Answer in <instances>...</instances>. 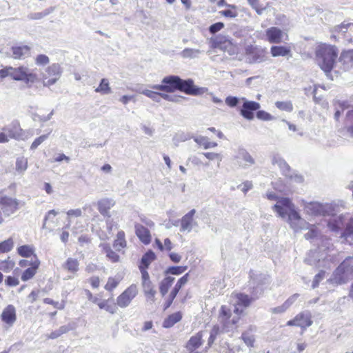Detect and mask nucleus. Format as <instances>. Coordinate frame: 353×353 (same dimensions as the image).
<instances>
[{
  "label": "nucleus",
  "mask_w": 353,
  "mask_h": 353,
  "mask_svg": "<svg viewBox=\"0 0 353 353\" xmlns=\"http://www.w3.org/2000/svg\"><path fill=\"white\" fill-rule=\"evenodd\" d=\"M272 209L276 216L285 220L295 232L304 230L307 225L306 221L301 217L296 210L294 204L289 198L278 199Z\"/></svg>",
  "instance_id": "1"
},
{
  "label": "nucleus",
  "mask_w": 353,
  "mask_h": 353,
  "mask_svg": "<svg viewBox=\"0 0 353 353\" xmlns=\"http://www.w3.org/2000/svg\"><path fill=\"white\" fill-rule=\"evenodd\" d=\"M316 61L321 68L325 72H330L334 67L338 56V50L334 46L320 44L315 50Z\"/></svg>",
  "instance_id": "2"
},
{
  "label": "nucleus",
  "mask_w": 353,
  "mask_h": 353,
  "mask_svg": "<svg viewBox=\"0 0 353 353\" xmlns=\"http://www.w3.org/2000/svg\"><path fill=\"white\" fill-rule=\"evenodd\" d=\"M242 314L243 310L239 307L234 308L232 312L230 307L222 305L218 316V321L222 326V330L227 332L235 330Z\"/></svg>",
  "instance_id": "3"
},
{
  "label": "nucleus",
  "mask_w": 353,
  "mask_h": 353,
  "mask_svg": "<svg viewBox=\"0 0 353 353\" xmlns=\"http://www.w3.org/2000/svg\"><path fill=\"white\" fill-rule=\"evenodd\" d=\"M353 278V258L347 257L335 269L327 282L334 285L347 283Z\"/></svg>",
  "instance_id": "4"
},
{
  "label": "nucleus",
  "mask_w": 353,
  "mask_h": 353,
  "mask_svg": "<svg viewBox=\"0 0 353 353\" xmlns=\"http://www.w3.org/2000/svg\"><path fill=\"white\" fill-rule=\"evenodd\" d=\"M19 209V201L17 198L8 195L4 190L0 191V224Z\"/></svg>",
  "instance_id": "5"
},
{
  "label": "nucleus",
  "mask_w": 353,
  "mask_h": 353,
  "mask_svg": "<svg viewBox=\"0 0 353 353\" xmlns=\"http://www.w3.org/2000/svg\"><path fill=\"white\" fill-rule=\"evenodd\" d=\"M301 205L305 214L310 216H326L334 211L332 205L327 203H321L317 201L307 202L302 201Z\"/></svg>",
  "instance_id": "6"
},
{
  "label": "nucleus",
  "mask_w": 353,
  "mask_h": 353,
  "mask_svg": "<svg viewBox=\"0 0 353 353\" xmlns=\"http://www.w3.org/2000/svg\"><path fill=\"white\" fill-rule=\"evenodd\" d=\"M305 263L310 265L317 268L330 267L332 262L331 256L324 252L323 248H319L317 250H311L305 259Z\"/></svg>",
  "instance_id": "7"
},
{
  "label": "nucleus",
  "mask_w": 353,
  "mask_h": 353,
  "mask_svg": "<svg viewBox=\"0 0 353 353\" xmlns=\"http://www.w3.org/2000/svg\"><path fill=\"white\" fill-rule=\"evenodd\" d=\"M232 161L235 165L242 169H247L256 163L254 158L243 147H239L234 150Z\"/></svg>",
  "instance_id": "8"
},
{
  "label": "nucleus",
  "mask_w": 353,
  "mask_h": 353,
  "mask_svg": "<svg viewBox=\"0 0 353 353\" xmlns=\"http://www.w3.org/2000/svg\"><path fill=\"white\" fill-rule=\"evenodd\" d=\"M62 68L59 63H52L47 67L41 74L43 85L50 86L54 85L61 77Z\"/></svg>",
  "instance_id": "9"
},
{
  "label": "nucleus",
  "mask_w": 353,
  "mask_h": 353,
  "mask_svg": "<svg viewBox=\"0 0 353 353\" xmlns=\"http://www.w3.org/2000/svg\"><path fill=\"white\" fill-rule=\"evenodd\" d=\"M180 79L178 76L170 75L164 77L160 85H150V87L154 90H160L165 92H174L179 90Z\"/></svg>",
  "instance_id": "10"
},
{
  "label": "nucleus",
  "mask_w": 353,
  "mask_h": 353,
  "mask_svg": "<svg viewBox=\"0 0 353 353\" xmlns=\"http://www.w3.org/2000/svg\"><path fill=\"white\" fill-rule=\"evenodd\" d=\"M262 39L270 43L279 44L285 43L289 40L288 33L278 27L272 26L265 30V33Z\"/></svg>",
  "instance_id": "11"
},
{
  "label": "nucleus",
  "mask_w": 353,
  "mask_h": 353,
  "mask_svg": "<svg viewBox=\"0 0 353 353\" xmlns=\"http://www.w3.org/2000/svg\"><path fill=\"white\" fill-rule=\"evenodd\" d=\"M10 77L14 80L25 81L26 83H34L37 79V75L26 67H10Z\"/></svg>",
  "instance_id": "12"
},
{
  "label": "nucleus",
  "mask_w": 353,
  "mask_h": 353,
  "mask_svg": "<svg viewBox=\"0 0 353 353\" xmlns=\"http://www.w3.org/2000/svg\"><path fill=\"white\" fill-rule=\"evenodd\" d=\"M137 294V286L135 284L130 285L117 298V305L121 308L127 307Z\"/></svg>",
  "instance_id": "13"
},
{
  "label": "nucleus",
  "mask_w": 353,
  "mask_h": 353,
  "mask_svg": "<svg viewBox=\"0 0 353 353\" xmlns=\"http://www.w3.org/2000/svg\"><path fill=\"white\" fill-rule=\"evenodd\" d=\"M265 50L253 46L245 48L247 60L250 63H261L266 60Z\"/></svg>",
  "instance_id": "14"
},
{
  "label": "nucleus",
  "mask_w": 353,
  "mask_h": 353,
  "mask_svg": "<svg viewBox=\"0 0 353 353\" xmlns=\"http://www.w3.org/2000/svg\"><path fill=\"white\" fill-rule=\"evenodd\" d=\"M196 210L192 209L182 216L180 219V232L183 233H190L194 228L198 226V223L194 219Z\"/></svg>",
  "instance_id": "15"
},
{
  "label": "nucleus",
  "mask_w": 353,
  "mask_h": 353,
  "mask_svg": "<svg viewBox=\"0 0 353 353\" xmlns=\"http://www.w3.org/2000/svg\"><path fill=\"white\" fill-rule=\"evenodd\" d=\"M4 130L8 133L10 138L17 140H25L32 135V133L30 132L23 131L17 121L12 122L10 125L5 128Z\"/></svg>",
  "instance_id": "16"
},
{
  "label": "nucleus",
  "mask_w": 353,
  "mask_h": 353,
  "mask_svg": "<svg viewBox=\"0 0 353 353\" xmlns=\"http://www.w3.org/2000/svg\"><path fill=\"white\" fill-rule=\"evenodd\" d=\"M241 100L243 101L242 108L240 110V114L243 117L248 120H252L254 117V111L260 109L261 105L258 102L253 101H248L247 99L243 97Z\"/></svg>",
  "instance_id": "17"
},
{
  "label": "nucleus",
  "mask_w": 353,
  "mask_h": 353,
  "mask_svg": "<svg viewBox=\"0 0 353 353\" xmlns=\"http://www.w3.org/2000/svg\"><path fill=\"white\" fill-rule=\"evenodd\" d=\"M179 90L192 96L200 95L204 92V88L195 86L192 79L183 80L181 79Z\"/></svg>",
  "instance_id": "18"
},
{
  "label": "nucleus",
  "mask_w": 353,
  "mask_h": 353,
  "mask_svg": "<svg viewBox=\"0 0 353 353\" xmlns=\"http://www.w3.org/2000/svg\"><path fill=\"white\" fill-rule=\"evenodd\" d=\"M115 201L111 198H103L97 203V210L103 216L110 218V210L115 205Z\"/></svg>",
  "instance_id": "19"
},
{
  "label": "nucleus",
  "mask_w": 353,
  "mask_h": 353,
  "mask_svg": "<svg viewBox=\"0 0 353 353\" xmlns=\"http://www.w3.org/2000/svg\"><path fill=\"white\" fill-rule=\"evenodd\" d=\"M231 298L234 301V308L239 307L243 310L248 307L255 299V298H250L248 295L243 293L232 294Z\"/></svg>",
  "instance_id": "20"
},
{
  "label": "nucleus",
  "mask_w": 353,
  "mask_h": 353,
  "mask_svg": "<svg viewBox=\"0 0 353 353\" xmlns=\"http://www.w3.org/2000/svg\"><path fill=\"white\" fill-rule=\"evenodd\" d=\"M347 219V216L343 214L333 216L328 221L327 227L330 230L335 232L342 231L345 226Z\"/></svg>",
  "instance_id": "21"
},
{
  "label": "nucleus",
  "mask_w": 353,
  "mask_h": 353,
  "mask_svg": "<svg viewBox=\"0 0 353 353\" xmlns=\"http://www.w3.org/2000/svg\"><path fill=\"white\" fill-rule=\"evenodd\" d=\"M40 265V261L37 256L34 254L33 259H31L30 263V268H27L21 275V280L23 281H27L34 277L37 273V270Z\"/></svg>",
  "instance_id": "22"
},
{
  "label": "nucleus",
  "mask_w": 353,
  "mask_h": 353,
  "mask_svg": "<svg viewBox=\"0 0 353 353\" xmlns=\"http://www.w3.org/2000/svg\"><path fill=\"white\" fill-rule=\"evenodd\" d=\"M210 45L212 48H219L222 50H226L228 48L232 46V43L225 37L219 34L210 38Z\"/></svg>",
  "instance_id": "23"
},
{
  "label": "nucleus",
  "mask_w": 353,
  "mask_h": 353,
  "mask_svg": "<svg viewBox=\"0 0 353 353\" xmlns=\"http://www.w3.org/2000/svg\"><path fill=\"white\" fill-rule=\"evenodd\" d=\"M2 321L9 326H12L17 320L16 310L12 305L4 308L1 315Z\"/></svg>",
  "instance_id": "24"
},
{
  "label": "nucleus",
  "mask_w": 353,
  "mask_h": 353,
  "mask_svg": "<svg viewBox=\"0 0 353 353\" xmlns=\"http://www.w3.org/2000/svg\"><path fill=\"white\" fill-rule=\"evenodd\" d=\"M299 296V294H294L290 296L281 305L271 308L270 312L272 314L284 313L296 301Z\"/></svg>",
  "instance_id": "25"
},
{
  "label": "nucleus",
  "mask_w": 353,
  "mask_h": 353,
  "mask_svg": "<svg viewBox=\"0 0 353 353\" xmlns=\"http://www.w3.org/2000/svg\"><path fill=\"white\" fill-rule=\"evenodd\" d=\"M295 321H296L297 326L303 329H305L312 324V315L307 311L298 314L295 316Z\"/></svg>",
  "instance_id": "26"
},
{
  "label": "nucleus",
  "mask_w": 353,
  "mask_h": 353,
  "mask_svg": "<svg viewBox=\"0 0 353 353\" xmlns=\"http://www.w3.org/2000/svg\"><path fill=\"white\" fill-rule=\"evenodd\" d=\"M135 232L140 241L144 244H149L151 241L150 231L141 224L135 225Z\"/></svg>",
  "instance_id": "27"
},
{
  "label": "nucleus",
  "mask_w": 353,
  "mask_h": 353,
  "mask_svg": "<svg viewBox=\"0 0 353 353\" xmlns=\"http://www.w3.org/2000/svg\"><path fill=\"white\" fill-rule=\"evenodd\" d=\"M270 54L272 57H292V52L290 48L285 46H271Z\"/></svg>",
  "instance_id": "28"
},
{
  "label": "nucleus",
  "mask_w": 353,
  "mask_h": 353,
  "mask_svg": "<svg viewBox=\"0 0 353 353\" xmlns=\"http://www.w3.org/2000/svg\"><path fill=\"white\" fill-rule=\"evenodd\" d=\"M268 278L265 275L260 274L256 278H253L252 280V284L253 285V293L257 297V294H261L263 291L262 286L265 285L268 282Z\"/></svg>",
  "instance_id": "29"
},
{
  "label": "nucleus",
  "mask_w": 353,
  "mask_h": 353,
  "mask_svg": "<svg viewBox=\"0 0 353 353\" xmlns=\"http://www.w3.org/2000/svg\"><path fill=\"white\" fill-rule=\"evenodd\" d=\"M14 59H22L29 55L30 48L28 46H15L11 48Z\"/></svg>",
  "instance_id": "30"
},
{
  "label": "nucleus",
  "mask_w": 353,
  "mask_h": 353,
  "mask_svg": "<svg viewBox=\"0 0 353 353\" xmlns=\"http://www.w3.org/2000/svg\"><path fill=\"white\" fill-rule=\"evenodd\" d=\"M202 332H199L196 335L192 336L187 344V349L190 350V352H194V350L198 348L202 344Z\"/></svg>",
  "instance_id": "31"
},
{
  "label": "nucleus",
  "mask_w": 353,
  "mask_h": 353,
  "mask_svg": "<svg viewBox=\"0 0 353 353\" xmlns=\"http://www.w3.org/2000/svg\"><path fill=\"white\" fill-rule=\"evenodd\" d=\"M150 85H148V88H139V90H137V92L139 94H143L147 97L151 99L152 101L155 102H160V97L161 93L152 90V88H151Z\"/></svg>",
  "instance_id": "32"
},
{
  "label": "nucleus",
  "mask_w": 353,
  "mask_h": 353,
  "mask_svg": "<svg viewBox=\"0 0 353 353\" xmlns=\"http://www.w3.org/2000/svg\"><path fill=\"white\" fill-rule=\"evenodd\" d=\"M272 163L274 165H277L286 176H289L290 167L280 155L274 154L272 157Z\"/></svg>",
  "instance_id": "33"
},
{
  "label": "nucleus",
  "mask_w": 353,
  "mask_h": 353,
  "mask_svg": "<svg viewBox=\"0 0 353 353\" xmlns=\"http://www.w3.org/2000/svg\"><path fill=\"white\" fill-rule=\"evenodd\" d=\"M63 268L72 274H76L79 270V262L77 259L70 257L63 264Z\"/></svg>",
  "instance_id": "34"
},
{
  "label": "nucleus",
  "mask_w": 353,
  "mask_h": 353,
  "mask_svg": "<svg viewBox=\"0 0 353 353\" xmlns=\"http://www.w3.org/2000/svg\"><path fill=\"white\" fill-rule=\"evenodd\" d=\"M194 141L204 149L215 148L218 145L216 142L210 141L209 138L204 136H198L194 138Z\"/></svg>",
  "instance_id": "35"
},
{
  "label": "nucleus",
  "mask_w": 353,
  "mask_h": 353,
  "mask_svg": "<svg viewBox=\"0 0 353 353\" xmlns=\"http://www.w3.org/2000/svg\"><path fill=\"white\" fill-rule=\"evenodd\" d=\"M100 247L101 248L103 252L106 254V256L108 258L110 261L113 263L118 262L119 260V256L112 251L107 243H101L100 244Z\"/></svg>",
  "instance_id": "36"
},
{
  "label": "nucleus",
  "mask_w": 353,
  "mask_h": 353,
  "mask_svg": "<svg viewBox=\"0 0 353 353\" xmlns=\"http://www.w3.org/2000/svg\"><path fill=\"white\" fill-rule=\"evenodd\" d=\"M126 245L127 243L125 239V233L123 231L121 230L118 232L117 234V238L114 240L113 246L117 250L119 251L125 248Z\"/></svg>",
  "instance_id": "37"
},
{
  "label": "nucleus",
  "mask_w": 353,
  "mask_h": 353,
  "mask_svg": "<svg viewBox=\"0 0 353 353\" xmlns=\"http://www.w3.org/2000/svg\"><path fill=\"white\" fill-rule=\"evenodd\" d=\"M339 61L344 65V69H348L353 65L352 55L350 50L343 51L339 57Z\"/></svg>",
  "instance_id": "38"
},
{
  "label": "nucleus",
  "mask_w": 353,
  "mask_h": 353,
  "mask_svg": "<svg viewBox=\"0 0 353 353\" xmlns=\"http://www.w3.org/2000/svg\"><path fill=\"white\" fill-rule=\"evenodd\" d=\"M82 211L80 208L71 209L66 212V219L68 224L65 225V228H69L75 218L81 216Z\"/></svg>",
  "instance_id": "39"
},
{
  "label": "nucleus",
  "mask_w": 353,
  "mask_h": 353,
  "mask_svg": "<svg viewBox=\"0 0 353 353\" xmlns=\"http://www.w3.org/2000/svg\"><path fill=\"white\" fill-rule=\"evenodd\" d=\"M174 281V278L172 276H167L160 283L159 290L162 296H165L169 288L172 286Z\"/></svg>",
  "instance_id": "40"
},
{
  "label": "nucleus",
  "mask_w": 353,
  "mask_h": 353,
  "mask_svg": "<svg viewBox=\"0 0 353 353\" xmlns=\"http://www.w3.org/2000/svg\"><path fill=\"white\" fill-rule=\"evenodd\" d=\"M188 278L189 274L187 273L178 280L177 283L171 291L172 299H175L180 289L188 283Z\"/></svg>",
  "instance_id": "41"
},
{
  "label": "nucleus",
  "mask_w": 353,
  "mask_h": 353,
  "mask_svg": "<svg viewBox=\"0 0 353 353\" xmlns=\"http://www.w3.org/2000/svg\"><path fill=\"white\" fill-rule=\"evenodd\" d=\"M182 318V314L181 312H178L170 315L166 319L163 321V327H170L173 326L176 323L179 322Z\"/></svg>",
  "instance_id": "42"
},
{
  "label": "nucleus",
  "mask_w": 353,
  "mask_h": 353,
  "mask_svg": "<svg viewBox=\"0 0 353 353\" xmlns=\"http://www.w3.org/2000/svg\"><path fill=\"white\" fill-rule=\"evenodd\" d=\"M343 230L341 232V237L347 239L353 235V219L348 218L345 223Z\"/></svg>",
  "instance_id": "43"
},
{
  "label": "nucleus",
  "mask_w": 353,
  "mask_h": 353,
  "mask_svg": "<svg viewBox=\"0 0 353 353\" xmlns=\"http://www.w3.org/2000/svg\"><path fill=\"white\" fill-rule=\"evenodd\" d=\"M18 254L22 257H29L34 254V248L33 245H25L17 248Z\"/></svg>",
  "instance_id": "44"
},
{
  "label": "nucleus",
  "mask_w": 353,
  "mask_h": 353,
  "mask_svg": "<svg viewBox=\"0 0 353 353\" xmlns=\"http://www.w3.org/2000/svg\"><path fill=\"white\" fill-rule=\"evenodd\" d=\"M201 52L202 51L199 49L187 48L181 51V56L185 59H194L198 57Z\"/></svg>",
  "instance_id": "45"
},
{
  "label": "nucleus",
  "mask_w": 353,
  "mask_h": 353,
  "mask_svg": "<svg viewBox=\"0 0 353 353\" xmlns=\"http://www.w3.org/2000/svg\"><path fill=\"white\" fill-rule=\"evenodd\" d=\"M95 92L102 94H110L111 92V88L108 80L107 79H102L99 85L95 89Z\"/></svg>",
  "instance_id": "46"
},
{
  "label": "nucleus",
  "mask_w": 353,
  "mask_h": 353,
  "mask_svg": "<svg viewBox=\"0 0 353 353\" xmlns=\"http://www.w3.org/2000/svg\"><path fill=\"white\" fill-rule=\"evenodd\" d=\"M306 223L307 225L304 229H308L309 231L305 234V238L307 240L315 239L319 234L317 227L315 225L310 224L307 221Z\"/></svg>",
  "instance_id": "47"
},
{
  "label": "nucleus",
  "mask_w": 353,
  "mask_h": 353,
  "mask_svg": "<svg viewBox=\"0 0 353 353\" xmlns=\"http://www.w3.org/2000/svg\"><path fill=\"white\" fill-rule=\"evenodd\" d=\"M226 7L229 8V9L219 11V14L221 16H223L227 18H235L236 17H237L238 12L236 10V6L230 4L227 5Z\"/></svg>",
  "instance_id": "48"
},
{
  "label": "nucleus",
  "mask_w": 353,
  "mask_h": 353,
  "mask_svg": "<svg viewBox=\"0 0 353 353\" xmlns=\"http://www.w3.org/2000/svg\"><path fill=\"white\" fill-rule=\"evenodd\" d=\"M28 168V159L25 157H19L16 161V171L23 174Z\"/></svg>",
  "instance_id": "49"
},
{
  "label": "nucleus",
  "mask_w": 353,
  "mask_h": 353,
  "mask_svg": "<svg viewBox=\"0 0 353 353\" xmlns=\"http://www.w3.org/2000/svg\"><path fill=\"white\" fill-rule=\"evenodd\" d=\"M14 246V241L9 238L0 243V254L10 252Z\"/></svg>",
  "instance_id": "50"
},
{
  "label": "nucleus",
  "mask_w": 353,
  "mask_h": 353,
  "mask_svg": "<svg viewBox=\"0 0 353 353\" xmlns=\"http://www.w3.org/2000/svg\"><path fill=\"white\" fill-rule=\"evenodd\" d=\"M109 301V299L103 301L100 300L97 305L100 309H104L110 314H114L116 313L117 307L114 305L108 304Z\"/></svg>",
  "instance_id": "51"
},
{
  "label": "nucleus",
  "mask_w": 353,
  "mask_h": 353,
  "mask_svg": "<svg viewBox=\"0 0 353 353\" xmlns=\"http://www.w3.org/2000/svg\"><path fill=\"white\" fill-rule=\"evenodd\" d=\"M155 259V254L153 252L149 251L146 252L141 259V264L144 268H148V265Z\"/></svg>",
  "instance_id": "52"
},
{
  "label": "nucleus",
  "mask_w": 353,
  "mask_h": 353,
  "mask_svg": "<svg viewBox=\"0 0 353 353\" xmlns=\"http://www.w3.org/2000/svg\"><path fill=\"white\" fill-rule=\"evenodd\" d=\"M241 339L248 347H253L254 343V336L249 332H245L241 335Z\"/></svg>",
  "instance_id": "53"
},
{
  "label": "nucleus",
  "mask_w": 353,
  "mask_h": 353,
  "mask_svg": "<svg viewBox=\"0 0 353 353\" xmlns=\"http://www.w3.org/2000/svg\"><path fill=\"white\" fill-rule=\"evenodd\" d=\"M161 97L163 99L174 102V103H181L182 99H184L183 97L176 94H168L165 93L161 94Z\"/></svg>",
  "instance_id": "54"
},
{
  "label": "nucleus",
  "mask_w": 353,
  "mask_h": 353,
  "mask_svg": "<svg viewBox=\"0 0 353 353\" xmlns=\"http://www.w3.org/2000/svg\"><path fill=\"white\" fill-rule=\"evenodd\" d=\"M275 105L281 110L291 112L293 110V105L290 101H276Z\"/></svg>",
  "instance_id": "55"
},
{
  "label": "nucleus",
  "mask_w": 353,
  "mask_h": 353,
  "mask_svg": "<svg viewBox=\"0 0 353 353\" xmlns=\"http://www.w3.org/2000/svg\"><path fill=\"white\" fill-rule=\"evenodd\" d=\"M14 265V263L9 258L0 262V270L5 272L10 271Z\"/></svg>",
  "instance_id": "56"
},
{
  "label": "nucleus",
  "mask_w": 353,
  "mask_h": 353,
  "mask_svg": "<svg viewBox=\"0 0 353 353\" xmlns=\"http://www.w3.org/2000/svg\"><path fill=\"white\" fill-rule=\"evenodd\" d=\"M120 281L118 279L114 277H109L107 283L105 285V289L108 291H112L117 287Z\"/></svg>",
  "instance_id": "57"
},
{
  "label": "nucleus",
  "mask_w": 353,
  "mask_h": 353,
  "mask_svg": "<svg viewBox=\"0 0 353 353\" xmlns=\"http://www.w3.org/2000/svg\"><path fill=\"white\" fill-rule=\"evenodd\" d=\"M188 269L187 266H173L170 267L166 272L173 275H179L183 273Z\"/></svg>",
  "instance_id": "58"
},
{
  "label": "nucleus",
  "mask_w": 353,
  "mask_h": 353,
  "mask_svg": "<svg viewBox=\"0 0 353 353\" xmlns=\"http://www.w3.org/2000/svg\"><path fill=\"white\" fill-rule=\"evenodd\" d=\"M220 332V328L219 326L216 325H214L212 329L210 331V337L208 339V345L211 346V345L214 343L216 336Z\"/></svg>",
  "instance_id": "59"
},
{
  "label": "nucleus",
  "mask_w": 353,
  "mask_h": 353,
  "mask_svg": "<svg viewBox=\"0 0 353 353\" xmlns=\"http://www.w3.org/2000/svg\"><path fill=\"white\" fill-rule=\"evenodd\" d=\"M34 61L37 65H46L49 63L50 59L46 54H39L36 57Z\"/></svg>",
  "instance_id": "60"
},
{
  "label": "nucleus",
  "mask_w": 353,
  "mask_h": 353,
  "mask_svg": "<svg viewBox=\"0 0 353 353\" xmlns=\"http://www.w3.org/2000/svg\"><path fill=\"white\" fill-rule=\"evenodd\" d=\"M190 139V135L184 133V132H179L176 134V135L173 137L172 140L175 145H177V143L179 141H185Z\"/></svg>",
  "instance_id": "61"
},
{
  "label": "nucleus",
  "mask_w": 353,
  "mask_h": 353,
  "mask_svg": "<svg viewBox=\"0 0 353 353\" xmlns=\"http://www.w3.org/2000/svg\"><path fill=\"white\" fill-rule=\"evenodd\" d=\"M239 101L240 99L236 97L228 96L225 98V102L230 108H234L239 104Z\"/></svg>",
  "instance_id": "62"
},
{
  "label": "nucleus",
  "mask_w": 353,
  "mask_h": 353,
  "mask_svg": "<svg viewBox=\"0 0 353 353\" xmlns=\"http://www.w3.org/2000/svg\"><path fill=\"white\" fill-rule=\"evenodd\" d=\"M257 119L263 121H272L274 117L264 110H259L256 112Z\"/></svg>",
  "instance_id": "63"
},
{
  "label": "nucleus",
  "mask_w": 353,
  "mask_h": 353,
  "mask_svg": "<svg viewBox=\"0 0 353 353\" xmlns=\"http://www.w3.org/2000/svg\"><path fill=\"white\" fill-rule=\"evenodd\" d=\"M348 28H353V23H342L341 24L334 27V31L338 32H346Z\"/></svg>",
  "instance_id": "64"
}]
</instances>
